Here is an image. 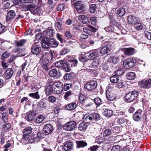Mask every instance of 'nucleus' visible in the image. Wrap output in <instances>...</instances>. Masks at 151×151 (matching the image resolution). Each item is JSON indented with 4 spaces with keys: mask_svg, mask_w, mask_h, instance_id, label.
I'll return each instance as SVG.
<instances>
[{
    "mask_svg": "<svg viewBox=\"0 0 151 151\" xmlns=\"http://www.w3.org/2000/svg\"><path fill=\"white\" fill-rule=\"evenodd\" d=\"M58 45V43L54 38L50 39L48 37L44 38L42 40V46L44 50L48 49L50 46L53 47H57Z\"/></svg>",
    "mask_w": 151,
    "mask_h": 151,
    "instance_id": "f257e3e1",
    "label": "nucleus"
},
{
    "mask_svg": "<svg viewBox=\"0 0 151 151\" xmlns=\"http://www.w3.org/2000/svg\"><path fill=\"white\" fill-rule=\"evenodd\" d=\"M79 106L83 109H89L93 104V100L86 98L83 95L79 96Z\"/></svg>",
    "mask_w": 151,
    "mask_h": 151,
    "instance_id": "f03ea898",
    "label": "nucleus"
},
{
    "mask_svg": "<svg viewBox=\"0 0 151 151\" xmlns=\"http://www.w3.org/2000/svg\"><path fill=\"white\" fill-rule=\"evenodd\" d=\"M83 119L87 124H91L99 120L100 116L99 114L96 113L92 114L90 115L86 114L84 116Z\"/></svg>",
    "mask_w": 151,
    "mask_h": 151,
    "instance_id": "7ed1b4c3",
    "label": "nucleus"
},
{
    "mask_svg": "<svg viewBox=\"0 0 151 151\" xmlns=\"http://www.w3.org/2000/svg\"><path fill=\"white\" fill-rule=\"evenodd\" d=\"M52 79H49L48 82L49 83H50V84L45 89V93L46 95H49L52 93L55 94H59L60 93L61 91H56L55 90V87L54 86L52 83Z\"/></svg>",
    "mask_w": 151,
    "mask_h": 151,
    "instance_id": "20e7f679",
    "label": "nucleus"
},
{
    "mask_svg": "<svg viewBox=\"0 0 151 151\" xmlns=\"http://www.w3.org/2000/svg\"><path fill=\"white\" fill-rule=\"evenodd\" d=\"M138 94V93L137 91L130 92L126 95L125 97V100L129 102L133 101L137 99Z\"/></svg>",
    "mask_w": 151,
    "mask_h": 151,
    "instance_id": "39448f33",
    "label": "nucleus"
},
{
    "mask_svg": "<svg viewBox=\"0 0 151 151\" xmlns=\"http://www.w3.org/2000/svg\"><path fill=\"white\" fill-rule=\"evenodd\" d=\"M45 55L44 54H43L40 59V62L43 68L46 71L49 69L48 59L45 57Z\"/></svg>",
    "mask_w": 151,
    "mask_h": 151,
    "instance_id": "423d86ee",
    "label": "nucleus"
},
{
    "mask_svg": "<svg viewBox=\"0 0 151 151\" xmlns=\"http://www.w3.org/2000/svg\"><path fill=\"white\" fill-rule=\"evenodd\" d=\"M97 83L96 81H91L87 82L84 88L88 91H91L97 87Z\"/></svg>",
    "mask_w": 151,
    "mask_h": 151,
    "instance_id": "0eeeda50",
    "label": "nucleus"
},
{
    "mask_svg": "<svg viewBox=\"0 0 151 151\" xmlns=\"http://www.w3.org/2000/svg\"><path fill=\"white\" fill-rule=\"evenodd\" d=\"M106 44L103 47L100 51V53L103 55H105L108 53L111 50L112 45L109 42H106Z\"/></svg>",
    "mask_w": 151,
    "mask_h": 151,
    "instance_id": "6e6552de",
    "label": "nucleus"
},
{
    "mask_svg": "<svg viewBox=\"0 0 151 151\" xmlns=\"http://www.w3.org/2000/svg\"><path fill=\"white\" fill-rule=\"evenodd\" d=\"M73 5L77 12L79 13L83 12L85 9V6L83 2L81 1L75 2L74 3Z\"/></svg>",
    "mask_w": 151,
    "mask_h": 151,
    "instance_id": "1a4fd4ad",
    "label": "nucleus"
},
{
    "mask_svg": "<svg viewBox=\"0 0 151 151\" xmlns=\"http://www.w3.org/2000/svg\"><path fill=\"white\" fill-rule=\"evenodd\" d=\"M41 51V47L40 45L36 43L32 44L31 47V53L33 55H38Z\"/></svg>",
    "mask_w": 151,
    "mask_h": 151,
    "instance_id": "9d476101",
    "label": "nucleus"
},
{
    "mask_svg": "<svg viewBox=\"0 0 151 151\" xmlns=\"http://www.w3.org/2000/svg\"><path fill=\"white\" fill-rule=\"evenodd\" d=\"M134 61L132 58H128L125 60L123 62V66L125 68L129 69L134 66Z\"/></svg>",
    "mask_w": 151,
    "mask_h": 151,
    "instance_id": "9b49d317",
    "label": "nucleus"
},
{
    "mask_svg": "<svg viewBox=\"0 0 151 151\" xmlns=\"http://www.w3.org/2000/svg\"><path fill=\"white\" fill-rule=\"evenodd\" d=\"M76 123L73 121L68 122L63 127L64 129L68 131H71L75 128Z\"/></svg>",
    "mask_w": 151,
    "mask_h": 151,
    "instance_id": "f8f14e48",
    "label": "nucleus"
},
{
    "mask_svg": "<svg viewBox=\"0 0 151 151\" xmlns=\"http://www.w3.org/2000/svg\"><path fill=\"white\" fill-rule=\"evenodd\" d=\"M53 130V127L51 124H47L45 125L43 129V132H45V135L50 134L52 132Z\"/></svg>",
    "mask_w": 151,
    "mask_h": 151,
    "instance_id": "ddd939ff",
    "label": "nucleus"
},
{
    "mask_svg": "<svg viewBox=\"0 0 151 151\" xmlns=\"http://www.w3.org/2000/svg\"><path fill=\"white\" fill-rule=\"evenodd\" d=\"M140 84L141 87L148 88L151 87V79H145L141 81Z\"/></svg>",
    "mask_w": 151,
    "mask_h": 151,
    "instance_id": "4468645a",
    "label": "nucleus"
},
{
    "mask_svg": "<svg viewBox=\"0 0 151 151\" xmlns=\"http://www.w3.org/2000/svg\"><path fill=\"white\" fill-rule=\"evenodd\" d=\"M49 75L55 79H58L61 76L62 74L59 70L58 71L55 69H53L49 72Z\"/></svg>",
    "mask_w": 151,
    "mask_h": 151,
    "instance_id": "2eb2a0df",
    "label": "nucleus"
},
{
    "mask_svg": "<svg viewBox=\"0 0 151 151\" xmlns=\"http://www.w3.org/2000/svg\"><path fill=\"white\" fill-rule=\"evenodd\" d=\"M15 70L12 68H8L5 73L4 76L6 79H10L14 73Z\"/></svg>",
    "mask_w": 151,
    "mask_h": 151,
    "instance_id": "dca6fc26",
    "label": "nucleus"
},
{
    "mask_svg": "<svg viewBox=\"0 0 151 151\" xmlns=\"http://www.w3.org/2000/svg\"><path fill=\"white\" fill-rule=\"evenodd\" d=\"M142 111L140 110L137 111L133 115L134 120L136 122L140 120L142 116Z\"/></svg>",
    "mask_w": 151,
    "mask_h": 151,
    "instance_id": "f3484780",
    "label": "nucleus"
},
{
    "mask_svg": "<svg viewBox=\"0 0 151 151\" xmlns=\"http://www.w3.org/2000/svg\"><path fill=\"white\" fill-rule=\"evenodd\" d=\"M102 111L103 114L107 117H110L113 114V112L111 110L106 108L104 106L103 108Z\"/></svg>",
    "mask_w": 151,
    "mask_h": 151,
    "instance_id": "a211bd4d",
    "label": "nucleus"
},
{
    "mask_svg": "<svg viewBox=\"0 0 151 151\" xmlns=\"http://www.w3.org/2000/svg\"><path fill=\"white\" fill-rule=\"evenodd\" d=\"M73 147V145L72 142H66L64 144L63 148L65 151H68L72 149Z\"/></svg>",
    "mask_w": 151,
    "mask_h": 151,
    "instance_id": "6ab92c4d",
    "label": "nucleus"
},
{
    "mask_svg": "<svg viewBox=\"0 0 151 151\" xmlns=\"http://www.w3.org/2000/svg\"><path fill=\"white\" fill-rule=\"evenodd\" d=\"M16 16V14L14 11L12 10H10L7 13L6 16V20L7 21H9Z\"/></svg>",
    "mask_w": 151,
    "mask_h": 151,
    "instance_id": "aec40b11",
    "label": "nucleus"
},
{
    "mask_svg": "<svg viewBox=\"0 0 151 151\" xmlns=\"http://www.w3.org/2000/svg\"><path fill=\"white\" fill-rule=\"evenodd\" d=\"M44 54L45 56H49L51 61H54L55 60V53L53 51L50 50L49 52H45Z\"/></svg>",
    "mask_w": 151,
    "mask_h": 151,
    "instance_id": "412c9836",
    "label": "nucleus"
},
{
    "mask_svg": "<svg viewBox=\"0 0 151 151\" xmlns=\"http://www.w3.org/2000/svg\"><path fill=\"white\" fill-rule=\"evenodd\" d=\"M127 21L129 23L134 24L138 20L137 18L132 15H130L128 16L127 18Z\"/></svg>",
    "mask_w": 151,
    "mask_h": 151,
    "instance_id": "4be33fe9",
    "label": "nucleus"
},
{
    "mask_svg": "<svg viewBox=\"0 0 151 151\" xmlns=\"http://www.w3.org/2000/svg\"><path fill=\"white\" fill-rule=\"evenodd\" d=\"M116 69L114 72L115 75L117 76H120L123 75L125 73L124 70L122 68L118 66L116 68Z\"/></svg>",
    "mask_w": 151,
    "mask_h": 151,
    "instance_id": "5701e85b",
    "label": "nucleus"
},
{
    "mask_svg": "<svg viewBox=\"0 0 151 151\" xmlns=\"http://www.w3.org/2000/svg\"><path fill=\"white\" fill-rule=\"evenodd\" d=\"M76 148H83L87 145V143L83 140L76 141Z\"/></svg>",
    "mask_w": 151,
    "mask_h": 151,
    "instance_id": "b1692460",
    "label": "nucleus"
},
{
    "mask_svg": "<svg viewBox=\"0 0 151 151\" xmlns=\"http://www.w3.org/2000/svg\"><path fill=\"white\" fill-rule=\"evenodd\" d=\"M36 6L35 5L33 4H29L25 6L24 7V11H30L31 13L35 9Z\"/></svg>",
    "mask_w": 151,
    "mask_h": 151,
    "instance_id": "393cba45",
    "label": "nucleus"
},
{
    "mask_svg": "<svg viewBox=\"0 0 151 151\" xmlns=\"http://www.w3.org/2000/svg\"><path fill=\"white\" fill-rule=\"evenodd\" d=\"M46 33V35L50 37H53L55 32L52 28L48 27L44 32Z\"/></svg>",
    "mask_w": 151,
    "mask_h": 151,
    "instance_id": "a878e982",
    "label": "nucleus"
},
{
    "mask_svg": "<svg viewBox=\"0 0 151 151\" xmlns=\"http://www.w3.org/2000/svg\"><path fill=\"white\" fill-rule=\"evenodd\" d=\"M106 98L109 101H113L115 99V95L108 91L106 92Z\"/></svg>",
    "mask_w": 151,
    "mask_h": 151,
    "instance_id": "bb28decb",
    "label": "nucleus"
},
{
    "mask_svg": "<svg viewBox=\"0 0 151 151\" xmlns=\"http://www.w3.org/2000/svg\"><path fill=\"white\" fill-rule=\"evenodd\" d=\"M77 105L76 102H72L65 106V109L69 110H73L76 108Z\"/></svg>",
    "mask_w": 151,
    "mask_h": 151,
    "instance_id": "cd10ccee",
    "label": "nucleus"
},
{
    "mask_svg": "<svg viewBox=\"0 0 151 151\" xmlns=\"http://www.w3.org/2000/svg\"><path fill=\"white\" fill-rule=\"evenodd\" d=\"M134 49L133 48H128L124 49V54L126 55H130L134 53Z\"/></svg>",
    "mask_w": 151,
    "mask_h": 151,
    "instance_id": "c85d7f7f",
    "label": "nucleus"
},
{
    "mask_svg": "<svg viewBox=\"0 0 151 151\" xmlns=\"http://www.w3.org/2000/svg\"><path fill=\"white\" fill-rule=\"evenodd\" d=\"M91 65L92 67L97 68L101 65L100 61L97 59H95L93 60Z\"/></svg>",
    "mask_w": 151,
    "mask_h": 151,
    "instance_id": "c756f323",
    "label": "nucleus"
},
{
    "mask_svg": "<svg viewBox=\"0 0 151 151\" xmlns=\"http://www.w3.org/2000/svg\"><path fill=\"white\" fill-rule=\"evenodd\" d=\"M36 114L37 113L35 111H33L30 112L27 115V120L28 121H31L33 120Z\"/></svg>",
    "mask_w": 151,
    "mask_h": 151,
    "instance_id": "7c9ffc66",
    "label": "nucleus"
},
{
    "mask_svg": "<svg viewBox=\"0 0 151 151\" xmlns=\"http://www.w3.org/2000/svg\"><path fill=\"white\" fill-rule=\"evenodd\" d=\"M80 21L84 24L88 23L89 22L88 18L84 15H81L79 17Z\"/></svg>",
    "mask_w": 151,
    "mask_h": 151,
    "instance_id": "2f4dec72",
    "label": "nucleus"
},
{
    "mask_svg": "<svg viewBox=\"0 0 151 151\" xmlns=\"http://www.w3.org/2000/svg\"><path fill=\"white\" fill-rule=\"evenodd\" d=\"M71 67L69 63L66 62L64 63L63 67V69L65 72H69L71 70Z\"/></svg>",
    "mask_w": 151,
    "mask_h": 151,
    "instance_id": "473e14b6",
    "label": "nucleus"
},
{
    "mask_svg": "<svg viewBox=\"0 0 151 151\" xmlns=\"http://www.w3.org/2000/svg\"><path fill=\"white\" fill-rule=\"evenodd\" d=\"M47 103V100L45 99H42L38 104V106L41 108H45L46 107Z\"/></svg>",
    "mask_w": 151,
    "mask_h": 151,
    "instance_id": "72a5a7b5",
    "label": "nucleus"
},
{
    "mask_svg": "<svg viewBox=\"0 0 151 151\" xmlns=\"http://www.w3.org/2000/svg\"><path fill=\"white\" fill-rule=\"evenodd\" d=\"M99 56V53L98 52L97 50H96L94 52L91 53L88 55L89 58L90 59L96 58Z\"/></svg>",
    "mask_w": 151,
    "mask_h": 151,
    "instance_id": "f704fd0d",
    "label": "nucleus"
},
{
    "mask_svg": "<svg viewBox=\"0 0 151 151\" xmlns=\"http://www.w3.org/2000/svg\"><path fill=\"white\" fill-rule=\"evenodd\" d=\"M52 83L54 85L56 86V88H55V90H56V91H61V92L60 93L62 92V88L61 86L60 85L61 84V83L59 82H54V81L52 82Z\"/></svg>",
    "mask_w": 151,
    "mask_h": 151,
    "instance_id": "c9c22d12",
    "label": "nucleus"
},
{
    "mask_svg": "<svg viewBox=\"0 0 151 151\" xmlns=\"http://www.w3.org/2000/svg\"><path fill=\"white\" fill-rule=\"evenodd\" d=\"M0 118L2 119L3 121L5 123L7 122L8 121L7 114L6 112L0 113Z\"/></svg>",
    "mask_w": 151,
    "mask_h": 151,
    "instance_id": "e433bc0d",
    "label": "nucleus"
},
{
    "mask_svg": "<svg viewBox=\"0 0 151 151\" xmlns=\"http://www.w3.org/2000/svg\"><path fill=\"white\" fill-rule=\"evenodd\" d=\"M86 123H87L86 122L85 123V122H83L79 124L78 126L79 130L80 131L85 130L87 126V125L86 124Z\"/></svg>",
    "mask_w": 151,
    "mask_h": 151,
    "instance_id": "4c0bfd02",
    "label": "nucleus"
},
{
    "mask_svg": "<svg viewBox=\"0 0 151 151\" xmlns=\"http://www.w3.org/2000/svg\"><path fill=\"white\" fill-rule=\"evenodd\" d=\"M74 75L75 73L72 72L69 73H67L64 76L63 78L65 80H70L72 77H74Z\"/></svg>",
    "mask_w": 151,
    "mask_h": 151,
    "instance_id": "58836bf2",
    "label": "nucleus"
},
{
    "mask_svg": "<svg viewBox=\"0 0 151 151\" xmlns=\"http://www.w3.org/2000/svg\"><path fill=\"white\" fill-rule=\"evenodd\" d=\"M109 60L111 63L115 64L119 62V58L118 57L113 56L109 58Z\"/></svg>",
    "mask_w": 151,
    "mask_h": 151,
    "instance_id": "ea45409f",
    "label": "nucleus"
},
{
    "mask_svg": "<svg viewBox=\"0 0 151 151\" xmlns=\"http://www.w3.org/2000/svg\"><path fill=\"white\" fill-rule=\"evenodd\" d=\"M45 119L44 116L42 115H40L38 116L36 118L35 120V122L36 124H40Z\"/></svg>",
    "mask_w": 151,
    "mask_h": 151,
    "instance_id": "a19ab883",
    "label": "nucleus"
},
{
    "mask_svg": "<svg viewBox=\"0 0 151 151\" xmlns=\"http://www.w3.org/2000/svg\"><path fill=\"white\" fill-rule=\"evenodd\" d=\"M127 79L129 80H133L135 78V73L133 72H129L126 75Z\"/></svg>",
    "mask_w": 151,
    "mask_h": 151,
    "instance_id": "79ce46f5",
    "label": "nucleus"
},
{
    "mask_svg": "<svg viewBox=\"0 0 151 151\" xmlns=\"http://www.w3.org/2000/svg\"><path fill=\"white\" fill-rule=\"evenodd\" d=\"M119 80V78L118 76L114 75L111 77L110 78V81L112 83H116Z\"/></svg>",
    "mask_w": 151,
    "mask_h": 151,
    "instance_id": "37998d69",
    "label": "nucleus"
},
{
    "mask_svg": "<svg viewBox=\"0 0 151 151\" xmlns=\"http://www.w3.org/2000/svg\"><path fill=\"white\" fill-rule=\"evenodd\" d=\"M29 96L33 98L37 99L40 98V96L38 92H36L35 93H31L29 94Z\"/></svg>",
    "mask_w": 151,
    "mask_h": 151,
    "instance_id": "c03bdc74",
    "label": "nucleus"
},
{
    "mask_svg": "<svg viewBox=\"0 0 151 151\" xmlns=\"http://www.w3.org/2000/svg\"><path fill=\"white\" fill-rule=\"evenodd\" d=\"M125 13L124 9L123 7L117 10V14L120 17L123 16Z\"/></svg>",
    "mask_w": 151,
    "mask_h": 151,
    "instance_id": "a18cd8bd",
    "label": "nucleus"
},
{
    "mask_svg": "<svg viewBox=\"0 0 151 151\" xmlns=\"http://www.w3.org/2000/svg\"><path fill=\"white\" fill-rule=\"evenodd\" d=\"M93 101L97 106H100L102 103V100L99 98H95L93 100Z\"/></svg>",
    "mask_w": 151,
    "mask_h": 151,
    "instance_id": "49530a36",
    "label": "nucleus"
},
{
    "mask_svg": "<svg viewBox=\"0 0 151 151\" xmlns=\"http://www.w3.org/2000/svg\"><path fill=\"white\" fill-rule=\"evenodd\" d=\"M32 128L30 127H28L25 128L23 131V134L29 135L32 132Z\"/></svg>",
    "mask_w": 151,
    "mask_h": 151,
    "instance_id": "de8ad7c7",
    "label": "nucleus"
},
{
    "mask_svg": "<svg viewBox=\"0 0 151 151\" xmlns=\"http://www.w3.org/2000/svg\"><path fill=\"white\" fill-rule=\"evenodd\" d=\"M112 133L111 130L109 129H107L104 130L103 133V136L104 137H106L110 135Z\"/></svg>",
    "mask_w": 151,
    "mask_h": 151,
    "instance_id": "09e8293b",
    "label": "nucleus"
},
{
    "mask_svg": "<svg viewBox=\"0 0 151 151\" xmlns=\"http://www.w3.org/2000/svg\"><path fill=\"white\" fill-rule=\"evenodd\" d=\"M134 27L137 29H141L142 28L143 26L141 23L139 22V20L134 24Z\"/></svg>",
    "mask_w": 151,
    "mask_h": 151,
    "instance_id": "8fccbe9b",
    "label": "nucleus"
},
{
    "mask_svg": "<svg viewBox=\"0 0 151 151\" xmlns=\"http://www.w3.org/2000/svg\"><path fill=\"white\" fill-rule=\"evenodd\" d=\"M96 8L95 4H91L90 6L89 11L92 13H94L96 10Z\"/></svg>",
    "mask_w": 151,
    "mask_h": 151,
    "instance_id": "3c124183",
    "label": "nucleus"
},
{
    "mask_svg": "<svg viewBox=\"0 0 151 151\" xmlns=\"http://www.w3.org/2000/svg\"><path fill=\"white\" fill-rule=\"evenodd\" d=\"M10 55V53L6 51L4 52L1 55L0 58L1 60H4L9 57Z\"/></svg>",
    "mask_w": 151,
    "mask_h": 151,
    "instance_id": "603ef678",
    "label": "nucleus"
},
{
    "mask_svg": "<svg viewBox=\"0 0 151 151\" xmlns=\"http://www.w3.org/2000/svg\"><path fill=\"white\" fill-rule=\"evenodd\" d=\"M65 62L64 60H60L59 62L55 63V65L56 67L58 68H63Z\"/></svg>",
    "mask_w": 151,
    "mask_h": 151,
    "instance_id": "864d4df0",
    "label": "nucleus"
},
{
    "mask_svg": "<svg viewBox=\"0 0 151 151\" xmlns=\"http://www.w3.org/2000/svg\"><path fill=\"white\" fill-rule=\"evenodd\" d=\"M55 27L60 31L63 29V27L61 23L59 22H57L55 24Z\"/></svg>",
    "mask_w": 151,
    "mask_h": 151,
    "instance_id": "5fc2aeb1",
    "label": "nucleus"
},
{
    "mask_svg": "<svg viewBox=\"0 0 151 151\" xmlns=\"http://www.w3.org/2000/svg\"><path fill=\"white\" fill-rule=\"evenodd\" d=\"M72 95V92L71 91H69L66 92L64 96V98L66 100L69 99V97Z\"/></svg>",
    "mask_w": 151,
    "mask_h": 151,
    "instance_id": "6e6d98bb",
    "label": "nucleus"
},
{
    "mask_svg": "<svg viewBox=\"0 0 151 151\" xmlns=\"http://www.w3.org/2000/svg\"><path fill=\"white\" fill-rule=\"evenodd\" d=\"M47 99L49 101L52 103L55 102L56 101V98L52 96H49Z\"/></svg>",
    "mask_w": 151,
    "mask_h": 151,
    "instance_id": "4d7b16f0",
    "label": "nucleus"
},
{
    "mask_svg": "<svg viewBox=\"0 0 151 151\" xmlns=\"http://www.w3.org/2000/svg\"><path fill=\"white\" fill-rule=\"evenodd\" d=\"M69 64L71 66H76L77 64L78 61L76 59L71 60L69 61Z\"/></svg>",
    "mask_w": 151,
    "mask_h": 151,
    "instance_id": "13d9d810",
    "label": "nucleus"
},
{
    "mask_svg": "<svg viewBox=\"0 0 151 151\" xmlns=\"http://www.w3.org/2000/svg\"><path fill=\"white\" fill-rule=\"evenodd\" d=\"M6 30V27L0 23V34L3 33Z\"/></svg>",
    "mask_w": 151,
    "mask_h": 151,
    "instance_id": "bf43d9fd",
    "label": "nucleus"
},
{
    "mask_svg": "<svg viewBox=\"0 0 151 151\" xmlns=\"http://www.w3.org/2000/svg\"><path fill=\"white\" fill-rule=\"evenodd\" d=\"M69 50L67 48H64L60 52V55H64L68 52Z\"/></svg>",
    "mask_w": 151,
    "mask_h": 151,
    "instance_id": "052dcab7",
    "label": "nucleus"
},
{
    "mask_svg": "<svg viewBox=\"0 0 151 151\" xmlns=\"http://www.w3.org/2000/svg\"><path fill=\"white\" fill-rule=\"evenodd\" d=\"M26 42L25 40H21L17 42V46L18 47L22 46Z\"/></svg>",
    "mask_w": 151,
    "mask_h": 151,
    "instance_id": "680f3d73",
    "label": "nucleus"
},
{
    "mask_svg": "<svg viewBox=\"0 0 151 151\" xmlns=\"http://www.w3.org/2000/svg\"><path fill=\"white\" fill-rule=\"evenodd\" d=\"M65 5L63 4H59L57 7V10L58 11H62L64 8Z\"/></svg>",
    "mask_w": 151,
    "mask_h": 151,
    "instance_id": "e2e57ef3",
    "label": "nucleus"
},
{
    "mask_svg": "<svg viewBox=\"0 0 151 151\" xmlns=\"http://www.w3.org/2000/svg\"><path fill=\"white\" fill-rule=\"evenodd\" d=\"M71 84H70L65 83L64 84L63 87V89L64 91H67L71 87Z\"/></svg>",
    "mask_w": 151,
    "mask_h": 151,
    "instance_id": "0e129e2a",
    "label": "nucleus"
},
{
    "mask_svg": "<svg viewBox=\"0 0 151 151\" xmlns=\"http://www.w3.org/2000/svg\"><path fill=\"white\" fill-rule=\"evenodd\" d=\"M120 147L119 145H115L111 150V151H120Z\"/></svg>",
    "mask_w": 151,
    "mask_h": 151,
    "instance_id": "69168bd1",
    "label": "nucleus"
},
{
    "mask_svg": "<svg viewBox=\"0 0 151 151\" xmlns=\"http://www.w3.org/2000/svg\"><path fill=\"white\" fill-rule=\"evenodd\" d=\"M145 35L146 37L149 40H151V34L150 32L147 31H145L144 32Z\"/></svg>",
    "mask_w": 151,
    "mask_h": 151,
    "instance_id": "338daca9",
    "label": "nucleus"
},
{
    "mask_svg": "<svg viewBox=\"0 0 151 151\" xmlns=\"http://www.w3.org/2000/svg\"><path fill=\"white\" fill-rule=\"evenodd\" d=\"M99 147V146L97 145H93L91 147L88 149L90 150L91 151H96Z\"/></svg>",
    "mask_w": 151,
    "mask_h": 151,
    "instance_id": "774afa93",
    "label": "nucleus"
}]
</instances>
